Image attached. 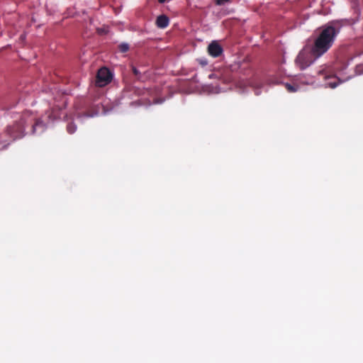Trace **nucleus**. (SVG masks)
<instances>
[{"label":"nucleus","mask_w":363,"mask_h":363,"mask_svg":"<svg viewBox=\"0 0 363 363\" xmlns=\"http://www.w3.org/2000/svg\"><path fill=\"white\" fill-rule=\"evenodd\" d=\"M342 26L340 21H333L318 29L312 45L313 53L316 57H321L332 48Z\"/></svg>","instance_id":"f257e3e1"},{"label":"nucleus","mask_w":363,"mask_h":363,"mask_svg":"<svg viewBox=\"0 0 363 363\" xmlns=\"http://www.w3.org/2000/svg\"><path fill=\"white\" fill-rule=\"evenodd\" d=\"M26 123L27 121L22 117L19 121L8 125L5 130L0 133V150L6 149L13 141L23 138Z\"/></svg>","instance_id":"f03ea898"},{"label":"nucleus","mask_w":363,"mask_h":363,"mask_svg":"<svg viewBox=\"0 0 363 363\" xmlns=\"http://www.w3.org/2000/svg\"><path fill=\"white\" fill-rule=\"evenodd\" d=\"M319 57H316L313 53L312 47L310 52H308L306 50L301 51L296 59V63L301 69H304Z\"/></svg>","instance_id":"7ed1b4c3"},{"label":"nucleus","mask_w":363,"mask_h":363,"mask_svg":"<svg viewBox=\"0 0 363 363\" xmlns=\"http://www.w3.org/2000/svg\"><path fill=\"white\" fill-rule=\"evenodd\" d=\"M111 81V74L106 68H101L98 71L96 79V85L103 87Z\"/></svg>","instance_id":"20e7f679"},{"label":"nucleus","mask_w":363,"mask_h":363,"mask_svg":"<svg viewBox=\"0 0 363 363\" xmlns=\"http://www.w3.org/2000/svg\"><path fill=\"white\" fill-rule=\"evenodd\" d=\"M223 51L222 47L216 41H213L208 47V54L213 57L220 56Z\"/></svg>","instance_id":"39448f33"},{"label":"nucleus","mask_w":363,"mask_h":363,"mask_svg":"<svg viewBox=\"0 0 363 363\" xmlns=\"http://www.w3.org/2000/svg\"><path fill=\"white\" fill-rule=\"evenodd\" d=\"M169 23V18L165 15H160L157 18L156 25L158 28H164L168 26Z\"/></svg>","instance_id":"423d86ee"},{"label":"nucleus","mask_w":363,"mask_h":363,"mask_svg":"<svg viewBox=\"0 0 363 363\" xmlns=\"http://www.w3.org/2000/svg\"><path fill=\"white\" fill-rule=\"evenodd\" d=\"M38 128H40L42 130L45 128V124L40 118L36 119L35 123L32 124V133H35Z\"/></svg>","instance_id":"0eeeda50"},{"label":"nucleus","mask_w":363,"mask_h":363,"mask_svg":"<svg viewBox=\"0 0 363 363\" xmlns=\"http://www.w3.org/2000/svg\"><path fill=\"white\" fill-rule=\"evenodd\" d=\"M77 130V126L73 123H69L67 125V130L69 134L74 133Z\"/></svg>","instance_id":"6e6552de"},{"label":"nucleus","mask_w":363,"mask_h":363,"mask_svg":"<svg viewBox=\"0 0 363 363\" xmlns=\"http://www.w3.org/2000/svg\"><path fill=\"white\" fill-rule=\"evenodd\" d=\"M118 49L121 52H126L129 50V45L127 43H121L118 45Z\"/></svg>","instance_id":"1a4fd4ad"},{"label":"nucleus","mask_w":363,"mask_h":363,"mask_svg":"<svg viewBox=\"0 0 363 363\" xmlns=\"http://www.w3.org/2000/svg\"><path fill=\"white\" fill-rule=\"evenodd\" d=\"M325 79H331L330 77H325ZM333 79V81H331V82H329L328 83V85L331 87V88H335L337 86V81H338L339 79H337L336 78H332Z\"/></svg>","instance_id":"9d476101"},{"label":"nucleus","mask_w":363,"mask_h":363,"mask_svg":"<svg viewBox=\"0 0 363 363\" xmlns=\"http://www.w3.org/2000/svg\"><path fill=\"white\" fill-rule=\"evenodd\" d=\"M286 88L287 91L289 92H295L297 90L296 87H295L294 86H293L290 84H286Z\"/></svg>","instance_id":"9b49d317"},{"label":"nucleus","mask_w":363,"mask_h":363,"mask_svg":"<svg viewBox=\"0 0 363 363\" xmlns=\"http://www.w3.org/2000/svg\"><path fill=\"white\" fill-rule=\"evenodd\" d=\"M132 71H133V73L134 74V75L135 77H137L138 79L140 77V72L138 71V69L136 67L133 66L132 67Z\"/></svg>","instance_id":"f8f14e48"},{"label":"nucleus","mask_w":363,"mask_h":363,"mask_svg":"<svg viewBox=\"0 0 363 363\" xmlns=\"http://www.w3.org/2000/svg\"><path fill=\"white\" fill-rule=\"evenodd\" d=\"M230 0H216V4L217 5H223L227 2H229Z\"/></svg>","instance_id":"ddd939ff"},{"label":"nucleus","mask_w":363,"mask_h":363,"mask_svg":"<svg viewBox=\"0 0 363 363\" xmlns=\"http://www.w3.org/2000/svg\"><path fill=\"white\" fill-rule=\"evenodd\" d=\"M48 117L51 119V120H54L57 118V116L54 115L52 113H50Z\"/></svg>","instance_id":"4468645a"},{"label":"nucleus","mask_w":363,"mask_h":363,"mask_svg":"<svg viewBox=\"0 0 363 363\" xmlns=\"http://www.w3.org/2000/svg\"><path fill=\"white\" fill-rule=\"evenodd\" d=\"M167 0H158V1L161 4L164 3Z\"/></svg>","instance_id":"2eb2a0df"},{"label":"nucleus","mask_w":363,"mask_h":363,"mask_svg":"<svg viewBox=\"0 0 363 363\" xmlns=\"http://www.w3.org/2000/svg\"><path fill=\"white\" fill-rule=\"evenodd\" d=\"M13 132H14V133L16 132V127L13 128Z\"/></svg>","instance_id":"dca6fc26"},{"label":"nucleus","mask_w":363,"mask_h":363,"mask_svg":"<svg viewBox=\"0 0 363 363\" xmlns=\"http://www.w3.org/2000/svg\"><path fill=\"white\" fill-rule=\"evenodd\" d=\"M323 70H320V71H319V74H323Z\"/></svg>","instance_id":"f3484780"}]
</instances>
